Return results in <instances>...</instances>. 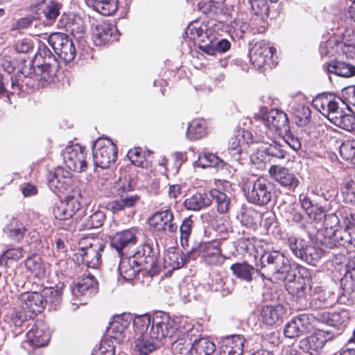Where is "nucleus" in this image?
Returning <instances> with one entry per match:
<instances>
[{
    "label": "nucleus",
    "mask_w": 355,
    "mask_h": 355,
    "mask_svg": "<svg viewBox=\"0 0 355 355\" xmlns=\"http://www.w3.org/2000/svg\"><path fill=\"white\" fill-rule=\"evenodd\" d=\"M261 275L274 282L284 281L289 275V260L279 250L266 251L261 257Z\"/></svg>",
    "instance_id": "1"
},
{
    "label": "nucleus",
    "mask_w": 355,
    "mask_h": 355,
    "mask_svg": "<svg viewBox=\"0 0 355 355\" xmlns=\"http://www.w3.org/2000/svg\"><path fill=\"white\" fill-rule=\"evenodd\" d=\"M132 318L130 314L116 315L107 329L105 338L97 349L103 355H114L116 345H121L126 337V331Z\"/></svg>",
    "instance_id": "2"
},
{
    "label": "nucleus",
    "mask_w": 355,
    "mask_h": 355,
    "mask_svg": "<svg viewBox=\"0 0 355 355\" xmlns=\"http://www.w3.org/2000/svg\"><path fill=\"white\" fill-rule=\"evenodd\" d=\"M287 244L295 257L313 266L322 258L327 249L324 245L320 248L310 241L295 236L289 237Z\"/></svg>",
    "instance_id": "3"
},
{
    "label": "nucleus",
    "mask_w": 355,
    "mask_h": 355,
    "mask_svg": "<svg viewBox=\"0 0 355 355\" xmlns=\"http://www.w3.org/2000/svg\"><path fill=\"white\" fill-rule=\"evenodd\" d=\"M80 245L78 252L74 254V259L88 268H97L101 263V253L105 248L103 242L97 239H84Z\"/></svg>",
    "instance_id": "4"
},
{
    "label": "nucleus",
    "mask_w": 355,
    "mask_h": 355,
    "mask_svg": "<svg viewBox=\"0 0 355 355\" xmlns=\"http://www.w3.org/2000/svg\"><path fill=\"white\" fill-rule=\"evenodd\" d=\"M272 190L270 182L259 177L256 180L249 182L244 191L248 202L258 206H264L271 200Z\"/></svg>",
    "instance_id": "5"
},
{
    "label": "nucleus",
    "mask_w": 355,
    "mask_h": 355,
    "mask_svg": "<svg viewBox=\"0 0 355 355\" xmlns=\"http://www.w3.org/2000/svg\"><path fill=\"white\" fill-rule=\"evenodd\" d=\"M80 208V203L74 197H68L64 201L57 203L53 210L55 218L61 221L59 226L65 230L73 231L76 224L71 217Z\"/></svg>",
    "instance_id": "6"
},
{
    "label": "nucleus",
    "mask_w": 355,
    "mask_h": 355,
    "mask_svg": "<svg viewBox=\"0 0 355 355\" xmlns=\"http://www.w3.org/2000/svg\"><path fill=\"white\" fill-rule=\"evenodd\" d=\"M93 157L96 166L107 168L116 159V146L110 139H98L93 145Z\"/></svg>",
    "instance_id": "7"
},
{
    "label": "nucleus",
    "mask_w": 355,
    "mask_h": 355,
    "mask_svg": "<svg viewBox=\"0 0 355 355\" xmlns=\"http://www.w3.org/2000/svg\"><path fill=\"white\" fill-rule=\"evenodd\" d=\"M49 340V334L42 323L37 322L26 333V340L22 342L21 347L29 355H42V352L39 349L45 347Z\"/></svg>",
    "instance_id": "8"
},
{
    "label": "nucleus",
    "mask_w": 355,
    "mask_h": 355,
    "mask_svg": "<svg viewBox=\"0 0 355 355\" xmlns=\"http://www.w3.org/2000/svg\"><path fill=\"white\" fill-rule=\"evenodd\" d=\"M313 106L317 111L327 117L329 121L340 113L343 110V101L342 96L338 97L331 93L322 94L316 96L313 102Z\"/></svg>",
    "instance_id": "9"
},
{
    "label": "nucleus",
    "mask_w": 355,
    "mask_h": 355,
    "mask_svg": "<svg viewBox=\"0 0 355 355\" xmlns=\"http://www.w3.org/2000/svg\"><path fill=\"white\" fill-rule=\"evenodd\" d=\"M48 43L55 53L65 62H70L76 56V48L69 37L62 33H53L48 37Z\"/></svg>",
    "instance_id": "10"
},
{
    "label": "nucleus",
    "mask_w": 355,
    "mask_h": 355,
    "mask_svg": "<svg viewBox=\"0 0 355 355\" xmlns=\"http://www.w3.org/2000/svg\"><path fill=\"white\" fill-rule=\"evenodd\" d=\"M62 156L64 164L71 171L80 173L87 167L85 148L78 144L67 146Z\"/></svg>",
    "instance_id": "11"
},
{
    "label": "nucleus",
    "mask_w": 355,
    "mask_h": 355,
    "mask_svg": "<svg viewBox=\"0 0 355 355\" xmlns=\"http://www.w3.org/2000/svg\"><path fill=\"white\" fill-rule=\"evenodd\" d=\"M149 225L156 231L164 233H176L178 225L174 222L173 213L171 209L155 212L149 218Z\"/></svg>",
    "instance_id": "12"
},
{
    "label": "nucleus",
    "mask_w": 355,
    "mask_h": 355,
    "mask_svg": "<svg viewBox=\"0 0 355 355\" xmlns=\"http://www.w3.org/2000/svg\"><path fill=\"white\" fill-rule=\"evenodd\" d=\"M177 328L174 327V322L167 315L162 318L153 319L150 331L148 334L154 342L162 345V340L168 336L172 337L176 332Z\"/></svg>",
    "instance_id": "13"
},
{
    "label": "nucleus",
    "mask_w": 355,
    "mask_h": 355,
    "mask_svg": "<svg viewBox=\"0 0 355 355\" xmlns=\"http://www.w3.org/2000/svg\"><path fill=\"white\" fill-rule=\"evenodd\" d=\"M275 52V48L270 46L266 41L261 40L256 42L253 46L250 53V60L253 65L258 68L265 64L270 65Z\"/></svg>",
    "instance_id": "14"
},
{
    "label": "nucleus",
    "mask_w": 355,
    "mask_h": 355,
    "mask_svg": "<svg viewBox=\"0 0 355 355\" xmlns=\"http://www.w3.org/2000/svg\"><path fill=\"white\" fill-rule=\"evenodd\" d=\"M261 121L268 129L284 132L289 130L287 114L281 110L262 111Z\"/></svg>",
    "instance_id": "15"
},
{
    "label": "nucleus",
    "mask_w": 355,
    "mask_h": 355,
    "mask_svg": "<svg viewBox=\"0 0 355 355\" xmlns=\"http://www.w3.org/2000/svg\"><path fill=\"white\" fill-rule=\"evenodd\" d=\"M312 315L302 314L288 322L284 327V334L286 337L293 338L310 331L313 328L311 320Z\"/></svg>",
    "instance_id": "16"
},
{
    "label": "nucleus",
    "mask_w": 355,
    "mask_h": 355,
    "mask_svg": "<svg viewBox=\"0 0 355 355\" xmlns=\"http://www.w3.org/2000/svg\"><path fill=\"white\" fill-rule=\"evenodd\" d=\"M195 250L197 251V257L201 255L209 264L218 265L222 262L220 241L201 243Z\"/></svg>",
    "instance_id": "17"
},
{
    "label": "nucleus",
    "mask_w": 355,
    "mask_h": 355,
    "mask_svg": "<svg viewBox=\"0 0 355 355\" xmlns=\"http://www.w3.org/2000/svg\"><path fill=\"white\" fill-rule=\"evenodd\" d=\"M339 223V218L336 214L325 216L324 220V230L323 232H320L318 234V239H320L322 245L330 248L328 243L334 241V239H338V232L343 230L340 228Z\"/></svg>",
    "instance_id": "18"
},
{
    "label": "nucleus",
    "mask_w": 355,
    "mask_h": 355,
    "mask_svg": "<svg viewBox=\"0 0 355 355\" xmlns=\"http://www.w3.org/2000/svg\"><path fill=\"white\" fill-rule=\"evenodd\" d=\"M72 294L77 298L91 297L98 291V283L92 275H83L71 286Z\"/></svg>",
    "instance_id": "19"
},
{
    "label": "nucleus",
    "mask_w": 355,
    "mask_h": 355,
    "mask_svg": "<svg viewBox=\"0 0 355 355\" xmlns=\"http://www.w3.org/2000/svg\"><path fill=\"white\" fill-rule=\"evenodd\" d=\"M18 301L24 310L37 315L44 309L45 302L42 293L38 292H26L21 293Z\"/></svg>",
    "instance_id": "20"
},
{
    "label": "nucleus",
    "mask_w": 355,
    "mask_h": 355,
    "mask_svg": "<svg viewBox=\"0 0 355 355\" xmlns=\"http://www.w3.org/2000/svg\"><path fill=\"white\" fill-rule=\"evenodd\" d=\"M269 173L281 186L290 190H295L300 184L297 177L285 167L272 165L269 169Z\"/></svg>",
    "instance_id": "21"
},
{
    "label": "nucleus",
    "mask_w": 355,
    "mask_h": 355,
    "mask_svg": "<svg viewBox=\"0 0 355 355\" xmlns=\"http://www.w3.org/2000/svg\"><path fill=\"white\" fill-rule=\"evenodd\" d=\"M197 251L193 248L187 254L182 252L168 251L164 258V266L171 270L178 269L184 266L191 259L197 258Z\"/></svg>",
    "instance_id": "22"
},
{
    "label": "nucleus",
    "mask_w": 355,
    "mask_h": 355,
    "mask_svg": "<svg viewBox=\"0 0 355 355\" xmlns=\"http://www.w3.org/2000/svg\"><path fill=\"white\" fill-rule=\"evenodd\" d=\"M345 228L338 232V239L329 242L330 248H333L336 245L345 246L348 244L355 246V219L352 214L350 217H346L344 221Z\"/></svg>",
    "instance_id": "23"
},
{
    "label": "nucleus",
    "mask_w": 355,
    "mask_h": 355,
    "mask_svg": "<svg viewBox=\"0 0 355 355\" xmlns=\"http://www.w3.org/2000/svg\"><path fill=\"white\" fill-rule=\"evenodd\" d=\"M313 318L336 329H343L349 320V313L346 310L333 313L324 311L318 313Z\"/></svg>",
    "instance_id": "24"
},
{
    "label": "nucleus",
    "mask_w": 355,
    "mask_h": 355,
    "mask_svg": "<svg viewBox=\"0 0 355 355\" xmlns=\"http://www.w3.org/2000/svg\"><path fill=\"white\" fill-rule=\"evenodd\" d=\"M72 178L70 172L62 168H58L49 176V187L53 191L63 192L72 184Z\"/></svg>",
    "instance_id": "25"
},
{
    "label": "nucleus",
    "mask_w": 355,
    "mask_h": 355,
    "mask_svg": "<svg viewBox=\"0 0 355 355\" xmlns=\"http://www.w3.org/2000/svg\"><path fill=\"white\" fill-rule=\"evenodd\" d=\"M245 339L240 335H233L222 339L219 355H241Z\"/></svg>",
    "instance_id": "26"
},
{
    "label": "nucleus",
    "mask_w": 355,
    "mask_h": 355,
    "mask_svg": "<svg viewBox=\"0 0 355 355\" xmlns=\"http://www.w3.org/2000/svg\"><path fill=\"white\" fill-rule=\"evenodd\" d=\"M294 279L289 280V283L286 286L288 292L295 299L300 305H306L307 296V279L301 277L293 275Z\"/></svg>",
    "instance_id": "27"
},
{
    "label": "nucleus",
    "mask_w": 355,
    "mask_h": 355,
    "mask_svg": "<svg viewBox=\"0 0 355 355\" xmlns=\"http://www.w3.org/2000/svg\"><path fill=\"white\" fill-rule=\"evenodd\" d=\"M137 239L134 230H125L116 233L112 238L111 245L116 250L119 255L123 254L125 248L135 245Z\"/></svg>",
    "instance_id": "28"
},
{
    "label": "nucleus",
    "mask_w": 355,
    "mask_h": 355,
    "mask_svg": "<svg viewBox=\"0 0 355 355\" xmlns=\"http://www.w3.org/2000/svg\"><path fill=\"white\" fill-rule=\"evenodd\" d=\"M134 256L144 270H150L157 266V256L152 247L148 244L139 246Z\"/></svg>",
    "instance_id": "29"
},
{
    "label": "nucleus",
    "mask_w": 355,
    "mask_h": 355,
    "mask_svg": "<svg viewBox=\"0 0 355 355\" xmlns=\"http://www.w3.org/2000/svg\"><path fill=\"white\" fill-rule=\"evenodd\" d=\"M327 338L323 331L318 332L302 339L300 341V348L304 352L309 353L311 355L316 354L324 347Z\"/></svg>",
    "instance_id": "30"
},
{
    "label": "nucleus",
    "mask_w": 355,
    "mask_h": 355,
    "mask_svg": "<svg viewBox=\"0 0 355 355\" xmlns=\"http://www.w3.org/2000/svg\"><path fill=\"white\" fill-rule=\"evenodd\" d=\"M142 269L143 268L134 255L121 258L118 268L120 275L128 281L133 279Z\"/></svg>",
    "instance_id": "31"
},
{
    "label": "nucleus",
    "mask_w": 355,
    "mask_h": 355,
    "mask_svg": "<svg viewBox=\"0 0 355 355\" xmlns=\"http://www.w3.org/2000/svg\"><path fill=\"white\" fill-rule=\"evenodd\" d=\"M286 313L284 306L277 304L275 306H266L261 311V320L263 324L268 326L277 324L282 321L283 316Z\"/></svg>",
    "instance_id": "32"
},
{
    "label": "nucleus",
    "mask_w": 355,
    "mask_h": 355,
    "mask_svg": "<svg viewBox=\"0 0 355 355\" xmlns=\"http://www.w3.org/2000/svg\"><path fill=\"white\" fill-rule=\"evenodd\" d=\"M332 118L330 122L341 129L349 132L355 129V115L348 107H343L340 113Z\"/></svg>",
    "instance_id": "33"
},
{
    "label": "nucleus",
    "mask_w": 355,
    "mask_h": 355,
    "mask_svg": "<svg viewBox=\"0 0 355 355\" xmlns=\"http://www.w3.org/2000/svg\"><path fill=\"white\" fill-rule=\"evenodd\" d=\"M211 204L209 193L197 192L185 199L184 206L186 209L199 211L209 207Z\"/></svg>",
    "instance_id": "34"
},
{
    "label": "nucleus",
    "mask_w": 355,
    "mask_h": 355,
    "mask_svg": "<svg viewBox=\"0 0 355 355\" xmlns=\"http://www.w3.org/2000/svg\"><path fill=\"white\" fill-rule=\"evenodd\" d=\"M58 62L53 61V62L51 64L38 63L36 69L33 64H31L30 69H31L32 67L33 68L34 74L37 77L39 80L51 82L55 76L58 70Z\"/></svg>",
    "instance_id": "35"
},
{
    "label": "nucleus",
    "mask_w": 355,
    "mask_h": 355,
    "mask_svg": "<svg viewBox=\"0 0 355 355\" xmlns=\"http://www.w3.org/2000/svg\"><path fill=\"white\" fill-rule=\"evenodd\" d=\"M135 349L139 355H148L149 353L160 347V345L149 336L148 334L135 336Z\"/></svg>",
    "instance_id": "36"
},
{
    "label": "nucleus",
    "mask_w": 355,
    "mask_h": 355,
    "mask_svg": "<svg viewBox=\"0 0 355 355\" xmlns=\"http://www.w3.org/2000/svg\"><path fill=\"white\" fill-rule=\"evenodd\" d=\"M230 269L237 278L247 282H252L254 274L259 272L247 262L234 263L231 266Z\"/></svg>",
    "instance_id": "37"
},
{
    "label": "nucleus",
    "mask_w": 355,
    "mask_h": 355,
    "mask_svg": "<svg viewBox=\"0 0 355 355\" xmlns=\"http://www.w3.org/2000/svg\"><path fill=\"white\" fill-rule=\"evenodd\" d=\"M216 350L214 343L207 338H201L194 341L190 349L191 355H211Z\"/></svg>",
    "instance_id": "38"
},
{
    "label": "nucleus",
    "mask_w": 355,
    "mask_h": 355,
    "mask_svg": "<svg viewBox=\"0 0 355 355\" xmlns=\"http://www.w3.org/2000/svg\"><path fill=\"white\" fill-rule=\"evenodd\" d=\"M65 28L75 38L81 39L85 34L86 25L80 16L73 15L69 18Z\"/></svg>",
    "instance_id": "39"
},
{
    "label": "nucleus",
    "mask_w": 355,
    "mask_h": 355,
    "mask_svg": "<svg viewBox=\"0 0 355 355\" xmlns=\"http://www.w3.org/2000/svg\"><path fill=\"white\" fill-rule=\"evenodd\" d=\"M314 300L319 302V306L329 307L336 304L338 295L329 288H317Z\"/></svg>",
    "instance_id": "40"
},
{
    "label": "nucleus",
    "mask_w": 355,
    "mask_h": 355,
    "mask_svg": "<svg viewBox=\"0 0 355 355\" xmlns=\"http://www.w3.org/2000/svg\"><path fill=\"white\" fill-rule=\"evenodd\" d=\"M327 71L330 73L348 78L355 75V66L345 62H336L334 64H329Z\"/></svg>",
    "instance_id": "41"
},
{
    "label": "nucleus",
    "mask_w": 355,
    "mask_h": 355,
    "mask_svg": "<svg viewBox=\"0 0 355 355\" xmlns=\"http://www.w3.org/2000/svg\"><path fill=\"white\" fill-rule=\"evenodd\" d=\"M112 30L105 24L97 25L92 33V38L96 45L101 46L109 42L112 37Z\"/></svg>",
    "instance_id": "42"
},
{
    "label": "nucleus",
    "mask_w": 355,
    "mask_h": 355,
    "mask_svg": "<svg viewBox=\"0 0 355 355\" xmlns=\"http://www.w3.org/2000/svg\"><path fill=\"white\" fill-rule=\"evenodd\" d=\"M95 10L102 15L109 16L117 10V0H89Z\"/></svg>",
    "instance_id": "43"
},
{
    "label": "nucleus",
    "mask_w": 355,
    "mask_h": 355,
    "mask_svg": "<svg viewBox=\"0 0 355 355\" xmlns=\"http://www.w3.org/2000/svg\"><path fill=\"white\" fill-rule=\"evenodd\" d=\"M211 201H216L217 211L220 214H225L230 209V198L227 195L219 190L214 189L209 192Z\"/></svg>",
    "instance_id": "44"
},
{
    "label": "nucleus",
    "mask_w": 355,
    "mask_h": 355,
    "mask_svg": "<svg viewBox=\"0 0 355 355\" xmlns=\"http://www.w3.org/2000/svg\"><path fill=\"white\" fill-rule=\"evenodd\" d=\"M26 268L31 273L37 277H42L45 275V267L42 261L41 257L38 254H33L27 258L25 261Z\"/></svg>",
    "instance_id": "45"
},
{
    "label": "nucleus",
    "mask_w": 355,
    "mask_h": 355,
    "mask_svg": "<svg viewBox=\"0 0 355 355\" xmlns=\"http://www.w3.org/2000/svg\"><path fill=\"white\" fill-rule=\"evenodd\" d=\"M205 127L203 120L194 119L187 128V137L191 140L199 139L205 135Z\"/></svg>",
    "instance_id": "46"
},
{
    "label": "nucleus",
    "mask_w": 355,
    "mask_h": 355,
    "mask_svg": "<svg viewBox=\"0 0 355 355\" xmlns=\"http://www.w3.org/2000/svg\"><path fill=\"white\" fill-rule=\"evenodd\" d=\"M6 230L8 236L17 241L21 240L27 232L26 227L15 218H12V221L7 225Z\"/></svg>",
    "instance_id": "47"
},
{
    "label": "nucleus",
    "mask_w": 355,
    "mask_h": 355,
    "mask_svg": "<svg viewBox=\"0 0 355 355\" xmlns=\"http://www.w3.org/2000/svg\"><path fill=\"white\" fill-rule=\"evenodd\" d=\"M193 226V221L191 216L184 218L180 226V243L184 248L189 246V238L191 236Z\"/></svg>",
    "instance_id": "48"
},
{
    "label": "nucleus",
    "mask_w": 355,
    "mask_h": 355,
    "mask_svg": "<svg viewBox=\"0 0 355 355\" xmlns=\"http://www.w3.org/2000/svg\"><path fill=\"white\" fill-rule=\"evenodd\" d=\"M45 304H50L56 306L62 300V291L59 288H46L42 291Z\"/></svg>",
    "instance_id": "49"
},
{
    "label": "nucleus",
    "mask_w": 355,
    "mask_h": 355,
    "mask_svg": "<svg viewBox=\"0 0 355 355\" xmlns=\"http://www.w3.org/2000/svg\"><path fill=\"white\" fill-rule=\"evenodd\" d=\"M150 324V316L148 314H144L136 316L133 320L135 336L148 333V329Z\"/></svg>",
    "instance_id": "50"
},
{
    "label": "nucleus",
    "mask_w": 355,
    "mask_h": 355,
    "mask_svg": "<svg viewBox=\"0 0 355 355\" xmlns=\"http://www.w3.org/2000/svg\"><path fill=\"white\" fill-rule=\"evenodd\" d=\"M286 151L279 144L275 143L266 147V155H268V162H275L277 159H283L286 157Z\"/></svg>",
    "instance_id": "51"
},
{
    "label": "nucleus",
    "mask_w": 355,
    "mask_h": 355,
    "mask_svg": "<svg viewBox=\"0 0 355 355\" xmlns=\"http://www.w3.org/2000/svg\"><path fill=\"white\" fill-rule=\"evenodd\" d=\"M200 161L203 168L215 167L223 168L225 166L223 160L212 153H204L200 157Z\"/></svg>",
    "instance_id": "52"
},
{
    "label": "nucleus",
    "mask_w": 355,
    "mask_h": 355,
    "mask_svg": "<svg viewBox=\"0 0 355 355\" xmlns=\"http://www.w3.org/2000/svg\"><path fill=\"white\" fill-rule=\"evenodd\" d=\"M35 62L38 63L51 64L58 62L51 51L44 44L40 46L37 53L35 55Z\"/></svg>",
    "instance_id": "53"
},
{
    "label": "nucleus",
    "mask_w": 355,
    "mask_h": 355,
    "mask_svg": "<svg viewBox=\"0 0 355 355\" xmlns=\"http://www.w3.org/2000/svg\"><path fill=\"white\" fill-rule=\"evenodd\" d=\"M62 5L55 1H50L44 10V15L49 21V24H52L60 15V10Z\"/></svg>",
    "instance_id": "54"
},
{
    "label": "nucleus",
    "mask_w": 355,
    "mask_h": 355,
    "mask_svg": "<svg viewBox=\"0 0 355 355\" xmlns=\"http://www.w3.org/2000/svg\"><path fill=\"white\" fill-rule=\"evenodd\" d=\"M342 193L345 202H355V182L352 180H346L342 187Z\"/></svg>",
    "instance_id": "55"
},
{
    "label": "nucleus",
    "mask_w": 355,
    "mask_h": 355,
    "mask_svg": "<svg viewBox=\"0 0 355 355\" xmlns=\"http://www.w3.org/2000/svg\"><path fill=\"white\" fill-rule=\"evenodd\" d=\"M340 154L346 161L354 159L355 158V141L343 142L340 146Z\"/></svg>",
    "instance_id": "56"
},
{
    "label": "nucleus",
    "mask_w": 355,
    "mask_h": 355,
    "mask_svg": "<svg viewBox=\"0 0 355 355\" xmlns=\"http://www.w3.org/2000/svg\"><path fill=\"white\" fill-rule=\"evenodd\" d=\"M295 116L297 119L295 123L300 126L306 125L311 117V111L309 108L304 105H300L294 112Z\"/></svg>",
    "instance_id": "57"
},
{
    "label": "nucleus",
    "mask_w": 355,
    "mask_h": 355,
    "mask_svg": "<svg viewBox=\"0 0 355 355\" xmlns=\"http://www.w3.org/2000/svg\"><path fill=\"white\" fill-rule=\"evenodd\" d=\"M105 219L103 211L97 210L91 214L87 218V226L90 228H98L101 227Z\"/></svg>",
    "instance_id": "58"
},
{
    "label": "nucleus",
    "mask_w": 355,
    "mask_h": 355,
    "mask_svg": "<svg viewBox=\"0 0 355 355\" xmlns=\"http://www.w3.org/2000/svg\"><path fill=\"white\" fill-rule=\"evenodd\" d=\"M343 104L348 107L349 104L355 106V86H348L341 91Z\"/></svg>",
    "instance_id": "59"
},
{
    "label": "nucleus",
    "mask_w": 355,
    "mask_h": 355,
    "mask_svg": "<svg viewBox=\"0 0 355 355\" xmlns=\"http://www.w3.org/2000/svg\"><path fill=\"white\" fill-rule=\"evenodd\" d=\"M251 162L255 165L261 164L268 161L266 155V147L259 148L250 155Z\"/></svg>",
    "instance_id": "60"
},
{
    "label": "nucleus",
    "mask_w": 355,
    "mask_h": 355,
    "mask_svg": "<svg viewBox=\"0 0 355 355\" xmlns=\"http://www.w3.org/2000/svg\"><path fill=\"white\" fill-rule=\"evenodd\" d=\"M118 194L120 196L124 209L135 207L140 200V196L137 194L129 195L128 193H121Z\"/></svg>",
    "instance_id": "61"
},
{
    "label": "nucleus",
    "mask_w": 355,
    "mask_h": 355,
    "mask_svg": "<svg viewBox=\"0 0 355 355\" xmlns=\"http://www.w3.org/2000/svg\"><path fill=\"white\" fill-rule=\"evenodd\" d=\"M128 157L134 165L142 166L144 159L141 148L130 150L128 153Z\"/></svg>",
    "instance_id": "62"
},
{
    "label": "nucleus",
    "mask_w": 355,
    "mask_h": 355,
    "mask_svg": "<svg viewBox=\"0 0 355 355\" xmlns=\"http://www.w3.org/2000/svg\"><path fill=\"white\" fill-rule=\"evenodd\" d=\"M252 9L256 15L267 14L268 12V6L266 0H256L250 2Z\"/></svg>",
    "instance_id": "63"
},
{
    "label": "nucleus",
    "mask_w": 355,
    "mask_h": 355,
    "mask_svg": "<svg viewBox=\"0 0 355 355\" xmlns=\"http://www.w3.org/2000/svg\"><path fill=\"white\" fill-rule=\"evenodd\" d=\"M256 216L257 214L254 210L245 211L241 214V222L248 227H251L256 224Z\"/></svg>",
    "instance_id": "64"
}]
</instances>
